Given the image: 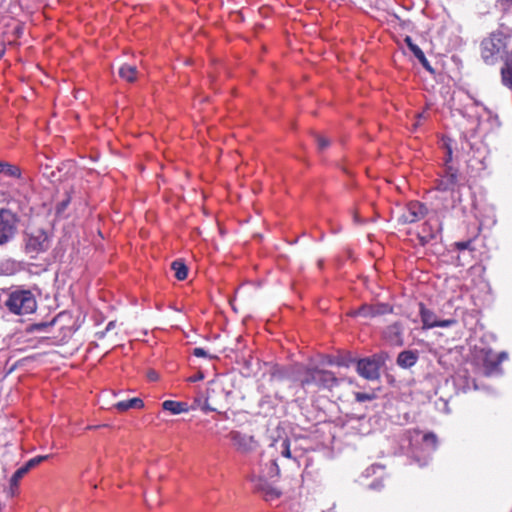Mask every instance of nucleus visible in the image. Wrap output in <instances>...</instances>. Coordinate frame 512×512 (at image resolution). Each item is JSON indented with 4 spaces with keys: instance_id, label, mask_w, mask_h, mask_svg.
Segmentation results:
<instances>
[{
    "instance_id": "1",
    "label": "nucleus",
    "mask_w": 512,
    "mask_h": 512,
    "mask_svg": "<svg viewBox=\"0 0 512 512\" xmlns=\"http://www.w3.org/2000/svg\"><path fill=\"white\" fill-rule=\"evenodd\" d=\"M4 305L11 313L16 315L31 314L37 308L34 294L25 289H15L8 292Z\"/></svg>"
},
{
    "instance_id": "2",
    "label": "nucleus",
    "mask_w": 512,
    "mask_h": 512,
    "mask_svg": "<svg viewBox=\"0 0 512 512\" xmlns=\"http://www.w3.org/2000/svg\"><path fill=\"white\" fill-rule=\"evenodd\" d=\"M299 381L303 388L315 385L319 389H331L338 384L337 378L331 371L317 368H306L301 373Z\"/></svg>"
},
{
    "instance_id": "3",
    "label": "nucleus",
    "mask_w": 512,
    "mask_h": 512,
    "mask_svg": "<svg viewBox=\"0 0 512 512\" xmlns=\"http://www.w3.org/2000/svg\"><path fill=\"white\" fill-rule=\"evenodd\" d=\"M24 243L25 252L31 258H36L40 253L45 252L50 247V239L47 233L42 229L26 233Z\"/></svg>"
},
{
    "instance_id": "4",
    "label": "nucleus",
    "mask_w": 512,
    "mask_h": 512,
    "mask_svg": "<svg viewBox=\"0 0 512 512\" xmlns=\"http://www.w3.org/2000/svg\"><path fill=\"white\" fill-rule=\"evenodd\" d=\"M506 45L500 35H491L482 41L481 55L487 64H493Z\"/></svg>"
},
{
    "instance_id": "5",
    "label": "nucleus",
    "mask_w": 512,
    "mask_h": 512,
    "mask_svg": "<svg viewBox=\"0 0 512 512\" xmlns=\"http://www.w3.org/2000/svg\"><path fill=\"white\" fill-rule=\"evenodd\" d=\"M17 232V218L8 209H0V245L12 240Z\"/></svg>"
},
{
    "instance_id": "6",
    "label": "nucleus",
    "mask_w": 512,
    "mask_h": 512,
    "mask_svg": "<svg viewBox=\"0 0 512 512\" xmlns=\"http://www.w3.org/2000/svg\"><path fill=\"white\" fill-rule=\"evenodd\" d=\"M383 361L380 356L364 358L357 363V372L367 380H376L380 376V367Z\"/></svg>"
},
{
    "instance_id": "7",
    "label": "nucleus",
    "mask_w": 512,
    "mask_h": 512,
    "mask_svg": "<svg viewBox=\"0 0 512 512\" xmlns=\"http://www.w3.org/2000/svg\"><path fill=\"white\" fill-rule=\"evenodd\" d=\"M427 208L420 202H410L404 212L401 214L399 221L403 224L415 223L424 218Z\"/></svg>"
},
{
    "instance_id": "8",
    "label": "nucleus",
    "mask_w": 512,
    "mask_h": 512,
    "mask_svg": "<svg viewBox=\"0 0 512 512\" xmlns=\"http://www.w3.org/2000/svg\"><path fill=\"white\" fill-rule=\"evenodd\" d=\"M459 187L458 171L452 166H447L445 174L437 180L436 189L441 192H454Z\"/></svg>"
},
{
    "instance_id": "9",
    "label": "nucleus",
    "mask_w": 512,
    "mask_h": 512,
    "mask_svg": "<svg viewBox=\"0 0 512 512\" xmlns=\"http://www.w3.org/2000/svg\"><path fill=\"white\" fill-rule=\"evenodd\" d=\"M420 316L423 323V328L430 329L434 327H450L456 323L454 319L437 320L436 315L431 310L425 308L423 304H420Z\"/></svg>"
},
{
    "instance_id": "10",
    "label": "nucleus",
    "mask_w": 512,
    "mask_h": 512,
    "mask_svg": "<svg viewBox=\"0 0 512 512\" xmlns=\"http://www.w3.org/2000/svg\"><path fill=\"white\" fill-rule=\"evenodd\" d=\"M392 306L385 303H378L375 305H362L359 309L351 313L353 316H363L365 318L376 317L384 314L391 313Z\"/></svg>"
},
{
    "instance_id": "11",
    "label": "nucleus",
    "mask_w": 512,
    "mask_h": 512,
    "mask_svg": "<svg viewBox=\"0 0 512 512\" xmlns=\"http://www.w3.org/2000/svg\"><path fill=\"white\" fill-rule=\"evenodd\" d=\"M255 489L262 494L266 501H272L281 496V492L275 488L264 476H259L254 480Z\"/></svg>"
},
{
    "instance_id": "12",
    "label": "nucleus",
    "mask_w": 512,
    "mask_h": 512,
    "mask_svg": "<svg viewBox=\"0 0 512 512\" xmlns=\"http://www.w3.org/2000/svg\"><path fill=\"white\" fill-rule=\"evenodd\" d=\"M218 395L227 397L228 394L218 385L209 387L201 409L204 411H218L219 402L216 399Z\"/></svg>"
},
{
    "instance_id": "13",
    "label": "nucleus",
    "mask_w": 512,
    "mask_h": 512,
    "mask_svg": "<svg viewBox=\"0 0 512 512\" xmlns=\"http://www.w3.org/2000/svg\"><path fill=\"white\" fill-rule=\"evenodd\" d=\"M384 338L392 345H403V327L400 323L388 326L384 331Z\"/></svg>"
},
{
    "instance_id": "14",
    "label": "nucleus",
    "mask_w": 512,
    "mask_h": 512,
    "mask_svg": "<svg viewBox=\"0 0 512 512\" xmlns=\"http://www.w3.org/2000/svg\"><path fill=\"white\" fill-rule=\"evenodd\" d=\"M234 446L241 451H248L252 448L253 437L247 434H242L238 431H232L229 434Z\"/></svg>"
},
{
    "instance_id": "15",
    "label": "nucleus",
    "mask_w": 512,
    "mask_h": 512,
    "mask_svg": "<svg viewBox=\"0 0 512 512\" xmlns=\"http://www.w3.org/2000/svg\"><path fill=\"white\" fill-rule=\"evenodd\" d=\"M418 360V352L413 350H405L399 353L397 357V365L402 368H410L416 364Z\"/></svg>"
},
{
    "instance_id": "16",
    "label": "nucleus",
    "mask_w": 512,
    "mask_h": 512,
    "mask_svg": "<svg viewBox=\"0 0 512 512\" xmlns=\"http://www.w3.org/2000/svg\"><path fill=\"white\" fill-rule=\"evenodd\" d=\"M405 42L407 43L409 49L411 50V52L414 54V56L419 60V62L422 64V66L429 72H433V69L429 63V61L427 60V58L425 57L423 51L416 45L413 43L411 37L407 36L405 38Z\"/></svg>"
},
{
    "instance_id": "17",
    "label": "nucleus",
    "mask_w": 512,
    "mask_h": 512,
    "mask_svg": "<svg viewBox=\"0 0 512 512\" xmlns=\"http://www.w3.org/2000/svg\"><path fill=\"white\" fill-rule=\"evenodd\" d=\"M162 408L171 412L174 415L181 414L188 411V405L185 402H178L173 400H166L162 403Z\"/></svg>"
},
{
    "instance_id": "18",
    "label": "nucleus",
    "mask_w": 512,
    "mask_h": 512,
    "mask_svg": "<svg viewBox=\"0 0 512 512\" xmlns=\"http://www.w3.org/2000/svg\"><path fill=\"white\" fill-rule=\"evenodd\" d=\"M502 82L512 89V52L508 55L505 66L501 70Z\"/></svg>"
},
{
    "instance_id": "19",
    "label": "nucleus",
    "mask_w": 512,
    "mask_h": 512,
    "mask_svg": "<svg viewBox=\"0 0 512 512\" xmlns=\"http://www.w3.org/2000/svg\"><path fill=\"white\" fill-rule=\"evenodd\" d=\"M119 76L127 82H134L137 78V68L133 65L124 64L119 69Z\"/></svg>"
},
{
    "instance_id": "20",
    "label": "nucleus",
    "mask_w": 512,
    "mask_h": 512,
    "mask_svg": "<svg viewBox=\"0 0 512 512\" xmlns=\"http://www.w3.org/2000/svg\"><path fill=\"white\" fill-rule=\"evenodd\" d=\"M143 405L144 403L140 398H132L116 403L115 408L119 411H126L131 408H142Z\"/></svg>"
},
{
    "instance_id": "21",
    "label": "nucleus",
    "mask_w": 512,
    "mask_h": 512,
    "mask_svg": "<svg viewBox=\"0 0 512 512\" xmlns=\"http://www.w3.org/2000/svg\"><path fill=\"white\" fill-rule=\"evenodd\" d=\"M273 446L276 450H279L281 455L286 458H293L296 459V456L292 455L291 448H290V441L285 438L279 441H275Z\"/></svg>"
},
{
    "instance_id": "22",
    "label": "nucleus",
    "mask_w": 512,
    "mask_h": 512,
    "mask_svg": "<svg viewBox=\"0 0 512 512\" xmlns=\"http://www.w3.org/2000/svg\"><path fill=\"white\" fill-rule=\"evenodd\" d=\"M171 268L175 272V277L178 280L182 281V280L186 279L188 269H187L186 265L181 260H175L174 262H172Z\"/></svg>"
},
{
    "instance_id": "23",
    "label": "nucleus",
    "mask_w": 512,
    "mask_h": 512,
    "mask_svg": "<svg viewBox=\"0 0 512 512\" xmlns=\"http://www.w3.org/2000/svg\"><path fill=\"white\" fill-rule=\"evenodd\" d=\"M315 141L317 142V147L320 152L324 151L326 148L330 146L331 141L321 134H314Z\"/></svg>"
},
{
    "instance_id": "24",
    "label": "nucleus",
    "mask_w": 512,
    "mask_h": 512,
    "mask_svg": "<svg viewBox=\"0 0 512 512\" xmlns=\"http://www.w3.org/2000/svg\"><path fill=\"white\" fill-rule=\"evenodd\" d=\"M7 176L11 177H19L20 176V169L14 165H10L8 163H3L2 172Z\"/></svg>"
},
{
    "instance_id": "25",
    "label": "nucleus",
    "mask_w": 512,
    "mask_h": 512,
    "mask_svg": "<svg viewBox=\"0 0 512 512\" xmlns=\"http://www.w3.org/2000/svg\"><path fill=\"white\" fill-rule=\"evenodd\" d=\"M279 467L275 460H272L267 472H263L260 476H264V479L273 478L279 475Z\"/></svg>"
},
{
    "instance_id": "26",
    "label": "nucleus",
    "mask_w": 512,
    "mask_h": 512,
    "mask_svg": "<svg viewBox=\"0 0 512 512\" xmlns=\"http://www.w3.org/2000/svg\"><path fill=\"white\" fill-rule=\"evenodd\" d=\"M28 471H26V468L24 467H21L19 469H17L15 471V473L13 474V476L11 477V487H17L18 485V482L20 481V479L27 473Z\"/></svg>"
},
{
    "instance_id": "27",
    "label": "nucleus",
    "mask_w": 512,
    "mask_h": 512,
    "mask_svg": "<svg viewBox=\"0 0 512 512\" xmlns=\"http://www.w3.org/2000/svg\"><path fill=\"white\" fill-rule=\"evenodd\" d=\"M494 356L495 355L488 354L485 358L484 362H485L487 374H491L498 369V368H494L495 362L497 361V359Z\"/></svg>"
},
{
    "instance_id": "28",
    "label": "nucleus",
    "mask_w": 512,
    "mask_h": 512,
    "mask_svg": "<svg viewBox=\"0 0 512 512\" xmlns=\"http://www.w3.org/2000/svg\"><path fill=\"white\" fill-rule=\"evenodd\" d=\"M48 458L47 455L45 456H37L32 459H30L23 467L26 468V471H29L31 468L37 466L42 461L46 460Z\"/></svg>"
},
{
    "instance_id": "29",
    "label": "nucleus",
    "mask_w": 512,
    "mask_h": 512,
    "mask_svg": "<svg viewBox=\"0 0 512 512\" xmlns=\"http://www.w3.org/2000/svg\"><path fill=\"white\" fill-rule=\"evenodd\" d=\"M355 398L358 402H365V401L373 400L375 398V395L369 394V393L357 392V393H355Z\"/></svg>"
},
{
    "instance_id": "30",
    "label": "nucleus",
    "mask_w": 512,
    "mask_h": 512,
    "mask_svg": "<svg viewBox=\"0 0 512 512\" xmlns=\"http://www.w3.org/2000/svg\"><path fill=\"white\" fill-rule=\"evenodd\" d=\"M3 266L5 265L6 266V269L5 270H2L4 273L6 274H12L14 273L15 271V263L14 262H11V261H6L5 263L2 264Z\"/></svg>"
},
{
    "instance_id": "31",
    "label": "nucleus",
    "mask_w": 512,
    "mask_h": 512,
    "mask_svg": "<svg viewBox=\"0 0 512 512\" xmlns=\"http://www.w3.org/2000/svg\"><path fill=\"white\" fill-rule=\"evenodd\" d=\"M454 245H455L456 249L462 251L465 249H470L471 241L456 242Z\"/></svg>"
},
{
    "instance_id": "32",
    "label": "nucleus",
    "mask_w": 512,
    "mask_h": 512,
    "mask_svg": "<svg viewBox=\"0 0 512 512\" xmlns=\"http://www.w3.org/2000/svg\"><path fill=\"white\" fill-rule=\"evenodd\" d=\"M193 355L196 357H207L208 356L207 352L203 348H200V347L194 348Z\"/></svg>"
},
{
    "instance_id": "33",
    "label": "nucleus",
    "mask_w": 512,
    "mask_h": 512,
    "mask_svg": "<svg viewBox=\"0 0 512 512\" xmlns=\"http://www.w3.org/2000/svg\"><path fill=\"white\" fill-rule=\"evenodd\" d=\"M494 357L497 359V361L495 362L494 368H498V366L501 364V362L507 358V354L505 352H502L498 355H495Z\"/></svg>"
},
{
    "instance_id": "34",
    "label": "nucleus",
    "mask_w": 512,
    "mask_h": 512,
    "mask_svg": "<svg viewBox=\"0 0 512 512\" xmlns=\"http://www.w3.org/2000/svg\"><path fill=\"white\" fill-rule=\"evenodd\" d=\"M424 440L426 442H431L433 445H436L437 443V437L435 434L429 433L424 436Z\"/></svg>"
},
{
    "instance_id": "35",
    "label": "nucleus",
    "mask_w": 512,
    "mask_h": 512,
    "mask_svg": "<svg viewBox=\"0 0 512 512\" xmlns=\"http://www.w3.org/2000/svg\"><path fill=\"white\" fill-rule=\"evenodd\" d=\"M114 328H115V321H110L107 324L105 331L99 333L100 338H103L105 336L106 332H108V331H110V330H112Z\"/></svg>"
},
{
    "instance_id": "36",
    "label": "nucleus",
    "mask_w": 512,
    "mask_h": 512,
    "mask_svg": "<svg viewBox=\"0 0 512 512\" xmlns=\"http://www.w3.org/2000/svg\"><path fill=\"white\" fill-rule=\"evenodd\" d=\"M426 119V115L424 112L417 114V122L413 125L414 129H416L419 125L420 120Z\"/></svg>"
},
{
    "instance_id": "37",
    "label": "nucleus",
    "mask_w": 512,
    "mask_h": 512,
    "mask_svg": "<svg viewBox=\"0 0 512 512\" xmlns=\"http://www.w3.org/2000/svg\"><path fill=\"white\" fill-rule=\"evenodd\" d=\"M148 378L151 380V381H156L158 378H159V375L156 371H149L148 373Z\"/></svg>"
},
{
    "instance_id": "38",
    "label": "nucleus",
    "mask_w": 512,
    "mask_h": 512,
    "mask_svg": "<svg viewBox=\"0 0 512 512\" xmlns=\"http://www.w3.org/2000/svg\"><path fill=\"white\" fill-rule=\"evenodd\" d=\"M67 204H68V201H63V202H61V203L58 205V212L63 211V210L66 208Z\"/></svg>"
},
{
    "instance_id": "39",
    "label": "nucleus",
    "mask_w": 512,
    "mask_h": 512,
    "mask_svg": "<svg viewBox=\"0 0 512 512\" xmlns=\"http://www.w3.org/2000/svg\"><path fill=\"white\" fill-rule=\"evenodd\" d=\"M450 159H451V150L449 149V150H448V159H447V162H448V161H450Z\"/></svg>"
},
{
    "instance_id": "40",
    "label": "nucleus",
    "mask_w": 512,
    "mask_h": 512,
    "mask_svg": "<svg viewBox=\"0 0 512 512\" xmlns=\"http://www.w3.org/2000/svg\"><path fill=\"white\" fill-rule=\"evenodd\" d=\"M98 426H88L87 429H95L97 428Z\"/></svg>"
},
{
    "instance_id": "41",
    "label": "nucleus",
    "mask_w": 512,
    "mask_h": 512,
    "mask_svg": "<svg viewBox=\"0 0 512 512\" xmlns=\"http://www.w3.org/2000/svg\"><path fill=\"white\" fill-rule=\"evenodd\" d=\"M3 162H0V173L2 172Z\"/></svg>"
},
{
    "instance_id": "42",
    "label": "nucleus",
    "mask_w": 512,
    "mask_h": 512,
    "mask_svg": "<svg viewBox=\"0 0 512 512\" xmlns=\"http://www.w3.org/2000/svg\"><path fill=\"white\" fill-rule=\"evenodd\" d=\"M355 221H356V222H358V221H359V219H358L357 215H355Z\"/></svg>"
}]
</instances>
